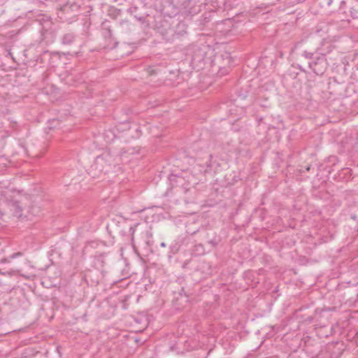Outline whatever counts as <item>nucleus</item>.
Returning a JSON list of instances; mask_svg holds the SVG:
<instances>
[{
	"label": "nucleus",
	"instance_id": "obj_31",
	"mask_svg": "<svg viewBox=\"0 0 358 358\" xmlns=\"http://www.w3.org/2000/svg\"><path fill=\"white\" fill-rule=\"evenodd\" d=\"M136 10H137V7H131V8H129L127 9V12H129L131 14H132Z\"/></svg>",
	"mask_w": 358,
	"mask_h": 358
},
{
	"label": "nucleus",
	"instance_id": "obj_25",
	"mask_svg": "<svg viewBox=\"0 0 358 358\" xmlns=\"http://www.w3.org/2000/svg\"><path fill=\"white\" fill-rule=\"evenodd\" d=\"M329 162L333 163V165H336V162H338V159L335 156H331L329 158Z\"/></svg>",
	"mask_w": 358,
	"mask_h": 358
},
{
	"label": "nucleus",
	"instance_id": "obj_12",
	"mask_svg": "<svg viewBox=\"0 0 358 358\" xmlns=\"http://www.w3.org/2000/svg\"><path fill=\"white\" fill-rule=\"evenodd\" d=\"M352 176V170L349 168H343L338 172L336 178L338 180H348Z\"/></svg>",
	"mask_w": 358,
	"mask_h": 358
},
{
	"label": "nucleus",
	"instance_id": "obj_29",
	"mask_svg": "<svg viewBox=\"0 0 358 358\" xmlns=\"http://www.w3.org/2000/svg\"><path fill=\"white\" fill-rule=\"evenodd\" d=\"M313 316L312 315H310V316H308L306 318L303 319V321L304 322H312L313 321Z\"/></svg>",
	"mask_w": 358,
	"mask_h": 358
},
{
	"label": "nucleus",
	"instance_id": "obj_46",
	"mask_svg": "<svg viewBox=\"0 0 358 358\" xmlns=\"http://www.w3.org/2000/svg\"><path fill=\"white\" fill-rule=\"evenodd\" d=\"M161 246L164 247L165 246V243H161Z\"/></svg>",
	"mask_w": 358,
	"mask_h": 358
},
{
	"label": "nucleus",
	"instance_id": "obj_15",
	"mask_svg": "<svg viewBox=\"0 0 358 358\" xmlns=\"http://www.w3.org/2000/svg\"><path fill=\"white\" fill-rule=\"evenodd\" d=\"M11 207L13 208V210L14 211V215L17 217H21L22 216V207L20 206V202L15 201L12 202Z\"/></svg>",
	"mask_w": 358,
	"mask_h": 358
},
{
	"label": "nucleus",
	"instance_id": "obj_33",
	"mask_svg": "<svg viewBox=\"0 0 358 358\" xmlns=\"http://www.w3.org/2000/svg\"><path fill=\"white\" fill-rule=\"evenodd\" d=\"M10 289H11L10 286L8 285L7 287H3L2 290H0V292H8V291H10Z\"/></svg>",
	"mask_w": 358,
	"mask_h": 358
},
{
	"label": "nucleus",
	"instance_id": "obj_20",
	"mask_svg": "<svg viewBox=\"0 0 358 358\" xmlns=\"http://www.w3.org/2000/svg\"><path fill=\"white\" fill-rule=\"evenodd\" d=\"M138 20L141 22L142 24H145L147 26L149 25V22L147 20V16H140L138 17Z\"/></svg>",
	"mask_w": 358,
	"mask_h": 358
},
{
	"label": "nucleus",
	"instance_id": "obj_44",
	"mask_svg": "<svg viewBox=\"0 0 358 358\" xmlns=\"http://www.w3.org/2000/svg\"><path fill=\"white\" fill-rule=\"evenodd\" d=\"M134 17L138 20V17H139L140 16L139 15H134Z\"/></svg>",
	"mask_w": 358,
	"mask_h": 358
},
{
	"label": "nucleus",
	"instance_id": "obj_37",
	"mask_svg": "<svg viewBox=\"0 0 358 358\" xmlns=\"http://www.w3.org/2000/svg\"><path fill=\"white\" fill-rule=\"evenodd\" d=\"M225 56H226V58L229 59V63H230L231 61V57L229 53L226 52Z\"/></svg>",
	"mask_w": 358,
	"mask_h": 358
},
{
	"label": "nucleus",
	"instance_id": "obj_22",
	"mask_svg": "<svg viewBox=\"0 0 358 358\" xmlns=\"http://www.w3.org/2000/svg\"><path fill=\"white\" fill-rule=\"evenodd\" d=\"M208 161H206V164L207 167H211V159L213 158V155L211 153L207 154Z\"/></svg>",
	"mask_w": 358,
	"mask_h": 358
},
{
	"label": "nucleus",
	"instance_id": "obj_23",
	"mask_svg": "<svg viewBox=\"0 0 358 358\" xmlns=\"http://www.w3.org/2000/svg\"><path fill=\"white\" fill-rule=\"evenodd\" d=\"M195 248H196V251H199L201 253L204 252V249H203V246L202 244H198V245H195Z\"/></svg>",
	"mask_w": 358,
	"mask_h": 358
},
{
	"label": "nucleus",
	"instance_id": "obj_14",
	"mask_svg": "<svg viewBox=\"0 0 358 358\" xmlns=\"http://www.w3.org/2000/svg\"><path fill=\"white\" fill-rule=\"evenodd\" d=\"M69 83L71 85L77 86L78 85L83 83L84 82V79L82 73H77L74 76H71L68 78Z\"/></svg>",
	"mask_w": 358,
	"mask_h": 358
},
{
	"label": "nucleus",
	"instance_id": "obj_19",
	"mask_svg": "<svg viewBox=\"0 0 358 358\" xmlns=\"http://www.w3.org/2000/svg\"><path fill=\"white\" fill-rule=\"evenodd\" d=\"M103 36L106 38H110L112 36V31L110 28H106L103 31Z\"/></svg>",
	"mask_w": 358,
	"mask_h": 358
},
{
	"label": "nucleus",
	"instance_id": "obj_17",
	"mask_svg": "<svg viewBox=\"0 0 358 358\" xmlns=\"http://www.w3.org/2000/svg\"><path fill=\"white\" fill-rule=\"evenodd\" d=\"M179 294V296L181 299V300L185 302V303H187L189 299H188V295L185 292V289H184V287H182L180 290V292H178Z\"/></svg>",
	"mask_w": 358,
	"mask_h": 358
},
{
	"label": "nucleus",
	"instance_id": "obj_8",
	"mask_svg": "<svg viewBox=\"0 0 358 358\" xmlns=\"http://www.w3.org/2000/svg\"><path fill=\"white\" fill-rule=\"evenodd\" d=\"M77 36L71 31H69L62 34L60 38L61 43L67 47H73L76 44Z\"/></svg>",
	"mask_w": 358,
	"mask_h": 358
},
{
	"label": "nucleus",
	"instance_id": "obj_50",
	"mask_svg": "<svg viewBox=\"0 0 358 358\" xmlns=\"http://www.w3.org/2000/svg\"><path fill=\"white\" fill-rule=\"evenodd\" d=\"M0 287H3V285L0 284Z\"/></svg>",
	"mask_w": 358,
	"mask_h": 358
},
{
	"label": "nucleus",
	"instance_id": "obj_2",
	"mask_svg": "<svg viewBox=\"0 0 358 358\" xmlns=\"http://www.w3.org/2000/svg\"><path fill=\"white\" fill-rule=\"evenodd\" d=\"M174 22H176V20L171 17L165 18L159 16L155 20V29L166 42L171 43L174 41V34L176 33L173 31Z\"/></svg>",
	"mask_w": 358,
	"mask_h": 358
},
{
	"label": "nucleus",
	"instance_id": "obj_3",
	"mask_svg": "<svg viewBox=\"0 0 358 358\" xmlns=\"http://www.w3.org/2000/svg\"><path fill=\"white\" fill-rule=\"evenodd\" d=\"M200 238L212 248L217 247L222 241L221 236L216 229L210 228L202 229L198 231Z\"/></svg>",
	"mask_w": 358,
	"mask_h": 358
},
{
	"label": "nucleus",
	"instance_id": "obj_24",
	"mask_svg": "<svg viewBox=\"0 0 358 358\" xmlns=\"http://www.w3.org/2000/svg\"><path fill=\"white\" fill-rule=\"evenodd\" d=\"M22 255L23 254L21 252H15L9 257V259H14L17 257H21V256H22Z\"/></svg>",
	"mask_w": 358,
	"mask_h": 358
},
{
	"label": "nucleus",
	"instance_id": "obj_1",
	"mask_svg": "<svg viewBox=\"0 0 358 358\" xmlns=\"http://www.w3.org/2000/svg\"><path fill=\"white\" fill-rule=\"evenodd\" d=\"M133 244L137 243L145 250H151L153 245L151 228L148 222L136 223L129 227Z\"/></svg>",
	"mask_w": 358,
	"mask_h": 358
},
{
	"label": "nucleus",
	"instance_id": "obj_51",
	"mask_svg": "<svg viewBox=\"0 0 358 358\" xmlns=\"http://www.w3.org/2000/svg\"><path fill=\"white\" fill-rule=\"evenodd\" d=\"M313 358H316V357H313Z\"/></svg>",
	"mask_w": 358,
	"mask_h": 358
},
{
	"label": "nucleus",
	"instance_id": "obj_41",
	"mask_svg": "<svg viewBox=\"0 0 358 358\" xmlns=\"http://www.w3.org/2000/svg\"><path fill=\"white\" fill-rule=\"evenodd\" d=\"M298 69L302 72H306L301 65H299Z\"/></svg>",
	"mask_w": 358,
	"mask_h": 358
},
{
	"label": "nucleus",
	"instance_id": "obj_21",
	"mask_svg": "<svg viewBox=\"0 0 358 358\" xmlns=\"http://www.w3.org/2000/svg\"><path fill=\"white\" fill-rule=\"evenodd\" d=\"M194 150L196 152L195 155L196 157H200L199 150H201V148L199 146V143H195L194 145Z\"/></svg>",
	"mask_w": 358,
	"mask_h": 358
},
{
	"label": "nucleus",
	"instance_id": "obj_9",
	"mask_svg": "<svg viewBox=\"0 0 358 358\" xmlns=\"http://www.w3.org/2000/svg\"><path fill=\"white\" fill-rule=\"evenodd\" d=\"M41 36L42 40L45 42V43H52L56 38V32L53 27H50V28L43 27L41 29Z\"/></svg>",
	"mask_w": 358,
	"mask_h": 358
},
{
	"label": "nucleus",
	"instance_id": "obj_49",
	"mask_svg": "<svg viewBox=\"0 0 358 358\" xmlns=\"http://www.w3.org/2000/svg\"><path fill=\"white\" fill-rule=\"evenodd\" d=\"M46 53H49V52L48 51H45L44 54H46Z\"/></svg>",
	"mask_w": 358,
	"mask_h": 358
},
{
	"label": "nucleus",
	"instance_id": "obj_40",
	"mask_svg": "<svg viewBox=\"0 0 358 358\" xmlns=\"http://www.w3.org/2000/svg\"><path fill=\"white\" fill-rule=\"evenodd\" d=\"M8 262V259L7 258H3L0 260V262L1 263H5V262Z\"/></svg>",
	"mask_w": 358,
	"mask_h": 358
},
{
	"label": "nucleus",
	"instance_id": "obj_36",
	"mask_svg": "<svg viewBox=\"0 0 358 358\" xmlns=\"http://www.w3.org/2000/svg\"><path fill=\"white\" fill-rule=\"evenodd\" d=\"M62 54L64 55H77L78 54V52H74L73 53H71L70 52H67L66 53L63 52Z\"/></svg>",
	"mask_w": 358,
	"mask_h": 358
},
{
	"label": "nucleus",
	"instance_id": "obj_43",
	"mask_svg": "<svg viewBox=\"0 0 358 358\" xmlns=\"http://www.w3.org/2000/svg\"><path fill=\"white\" fill-rule=\"evenodd\" d=\"M57 15H59V17L60 18H63V17H66V16H65L66 15H62V13H61V15H59V13H57Z\"/></svg>",
	"mask_w": 358,
	"mask_h": 358
},
{
	"label": "nucleus",
	"instance_id": "obj_13",
	"mask_svg": "<svg viewBox=\"0 0 358 358\" xmlns=\"http://www.w3.org/2000/svg\"><path fill=\"white\" fill-rule=\"evenodd\" d=\"M339 4V8L337 10L338 17L339 18V16H343V17H345V16H346V17H350L349 9H348L346 6V2L345 1H341Z\"/></svg>",
	"mask_w": 358,
	"mask_h": 358
},
{
	"label": "nucleus",
	"instance_id": "obj_18",
	"mask_svg": "<svg viewBox=\"0 0 358 358\" xmlns=\"http://www.w3.org/2000/svg\"><path fill=\"white\" fill-rule=\"evenodd\" d=\"M120 25H121L123 28H125V29H130V28H129V24H130V23H129V20H121V21H120Z\"/></svg>",
	"mask_w": 358,
	"mask_h": 358
},
{
	"label": "nucleus",
	"instance_id": "obj_39",
	"mask_svg": "<svg viewBox=\"0 0 358 358\" xmlns=\"http://www.w3.org/2000/svg\"><path fill=\"white\" fill-rule=\"evenodd\" d=\"M355 87L356 88L357 92H358V79L356 80V81L355 83Z\"/></svg>",
	"mask_w": 358,
	"mask_h": 358
},
{
	"label": "nucleus",
	"instance_id": "obj_4",
	"mask_svg": "<svg viewBox=\"0 0 358 358\" xmlns=\"http://www.w3.org/2000/svg\"><path fill=\"white\" fill-rule=\"evenodd\" d=\"M308 67L317 76H322L328 66L326 57L324 56L317 55L315 59L308 62Z\"/></svg>",
	"mask_w": 358,
	"mask_h": 358
},
{
	"label": "nucleus",
	"instance_id": "obj_47",
	"mask_svg": "<svg viewBox=\"0 0 358 358\" xmlns=\"http://www.w3.org/2000/svg\"><path fill=\"white\" fill-rule=\"evenodd\" d=\"M301 310H302V308H300V309H299V310H297V313H299V312H301Z\"/></svg>",
	"mask_w": 358,
	"mask_h": 358
},
{
	"label": "nucleus",
	"instance_id": "obj_26",
	"mask_svg": "<svg viewBox=\"0 0 358 358\" xmlns=\"http://www.w3.org/2000/svg\"><path fill=\"white\" fill-rule=\"evenodd\" d=\"M176 180H180L181 181L183 180V178H180V177H178L177 176H171V178H170V180L171 182H173L175 181Z\"/></svg>",
	"mask_w": 358,
	"mask_h": 358
},
{
	"label": "nucleus",
	"instance_id": "obj_10",
	"mask_svg": "<svg viewBox=\"0 0 358 358\" xmlns=\"http://www.w3.org/2000/svg\"><path fill=\"white\" fill-rule=\"evenodd\" d=\"M173 31L176 32L174 36V41L180 36L187 34V25L184 22L176 20L174 22Z\"/></svg>",
	"mask_w": 358,
	"mask_h": 358
},
{
	"label": "nucleus",
	"instance_id": "obj_30",
	"mask_svg": "<svg viewBox=\"0 0 358 358\" xmlns=\"http://www.w3.org/2000/svg\"><path fill=\"white\" fill-rule=\"evenodd\" d=\"M148 72L150 75H154L157 73V71L151 67L149 68Z\"/></svg>",
	"mask_w": 358,
	"mask_h": 358
},
{
	"label": "nucleus",
	"instance_id": "obj_48",
	"mask_svg": "<svg viewBox=\"0 0 358 358\" xmlns=\"http://www.w3.org/2000/svg\"><path fill=\"white\" fill-rule=\"evenodd\" d=\"M55 55L59 54L58 52H54ZM50 55H53V53H50Z\"/></svg>",
	"mask_w": 358,
	"mask_h": 358
},
{
	"label": "nucleus",
	"instance_id": "obj_35",
	"mask_svg": "<svg viewBox=\"0 0 358 358\" xmlns=\"http://www.w3.org/2000/svg\"><path fill=\"white\" fill-rule=\"evenodd\" d=\"M334 0H324V3H326L328 6H331Z\"/></svg>",
	"mask_w": 358,
	"mask_h": 358
},
{
	"label": "nucleus",
	"instance_id": "obj_45",
	"mask_svg": "<svg viewBox=\"0 0 358 358\" xmlns=\"http://www.w3.org/2000/svg\"><path fill=\"white\" fill-rule=\"evenodd\" d=\"M38 3L41 4H44L43 1H38Z\"/></svg>",
	"mask_w": 358,
	"mask_h": 358
},
{
	"label": "nucleus",
	"instance_id": "obj_27",
	"mask_svg": "<svg viewBox=\"0 0 358 358\" xmlns=\"http://www.w3.org/2000/svg\"><path fill=\"white\" fill-rule=\"evenodd\" d=\"M103 162V159L102 157H99L96 159L95 163L96 165H99V164L101 165Z\"/></svg>",
	"mask_w": 358,
	"mask_h": 358
},
{
	"label": "nucleus",
	"instance_id": "obj_34",
	"mask_svg": "<svg viewBox=\"0 0 358 358\" xmlns=\"http://www.w3.org/2000/svg\"><path fill=\"white\" fill-rule=\"evenodd\" d=\"M302 43H303V41H298V42H296V43L294 44V48L295 49H296V48H299V45H300L301 44H302Z\"/></svg>",
	"mask_w": 358,
	"mask_h": 358
},
{
	"label": "nucleus",
	"instance_id": "obj_5",
	"mask_svg": "<svg viewBox=\"0 0 358 358\" xmlns=\"http://www.w3.org/2000/svg\"><path fill=\"white\" fill-rule=\"evenodd\" d=\"M80 6L76 2L66 3L59 8V12L62 15H68L70 16H75L80 10Z\"/></svg>",
	"mask_w": 358,
	"mask_h": 358
},
{
	"label": "nucleus",
	"instance_id": "obj_42",
	"mask_svg": "<svg viewBox=\"0 0 358 358\" xmlns=\"http://www.w3.org/2000/svg\"><path fill=\"white\" fill-rule=\"evenodd\" d=\"M196 60H197L196 56V55H194V56H193V58H192V62H194V61H196ZM198 61H200V59H198Z\"/></svg>",
	"mask_w": 358,
	"mask_h": 358
},
{
	"label": "nucleus",
	"instance_id": "obj_28",
	"mask_svg": "<svg viewBox=\"0 0 358 358\" xmlns=\"http://www.w3.org/2000/svg\"><path fill=\"white\" fill-rule=\"evenodd\" d=\"M311 169V166L310 165H307L304 167V169H300V172L301 173H304L305 171H310Z\"/></svg>",
	"mask_w": 358,
	"mask_h": 358
},
{
	"label": "nucleus",
	"instance_id": "obj_32",
	"mask_svg": "<svg viewBox=\"0 0 358 358\" xmlns=\"http://www.w3.org/2000/svg\"><path fill=\"white\" fill-rule=\"evenodd\" d=\"M95 258L97 259V261H100L101 264L103 263V256L102 255H99V256H96L95 257Z\"/></svg>",
	"mask_w": 358,
	"mask_h": 358
},
{
	"label": "nucleus",
	"instance_id": "obj_16",
	"mask_svg": "<svg viewBox=\"0 0 358 358\" xmlns=\"http://www.w3.org/2000/svg\"><path fill=\"white\" fill-rule=\"evenodd\" d=\"M301 56L305 59H308L309 61L313 60L315 57L314 52H310L307 50L303 51V53L301 54Z\"/></svg>",
	"mask_w": 358,
	"mask_h": 358
},
{
	"label": "nucleus",
	"instance_id": "obj_7",
	"mask_svg": "<svg viewBox=\"0 0 358 358\" xmlns=\"http://www.w3.org/2000/svg\"><path fill=\"white\" fill-rule=\"evenodd\" d=\"M335 48V45L332 42L327 39H324L320 43V46L316 49L315 53L318 55L325 56L330 53Z\"/></svg>",
	"mask_w": 358,
	"mask_h": 358
},
{
	"label": "nucleus",
	"instance_id": "obj_11",
	"mask_svg": "<svg viewBox=\"0 0 358 358\" xmlns=\"http://www.w3.org/2000/svg\"><path fill=\"white\" fill-rule=\"evenodd\" d=\"M101 216L94 212L90 219L87 220L89 222V227L92 229H95L101 222Z\"/></svg>",
	"mask_w": 358,
	"mask_h": 358
},
{
	"label": "nucleus",
	"instance_id": "obj_6",
	"mask_svg": "<svg viewBox=\"0 0 358 358\" xmlns=\"http://www.w3.org/2000/svg\"><path fill=\"white\" fill-rule=\"evenodd\" d=\"M350 17H343L339 16V20L342 22H347L351 24V26L354 28H358V9L355 7L349 8Z\"/></svg>",
	"mask_w": 358,
	"mask_h": 358
},
{
	"label": "nucleus",
	"instance_id": "obj_38",
	"mask_svg": "<svg viewBox=\"0 0 358 358\" xmlns=\"http://www.w3.org/2000/svg\"><path fill=\"white\" fill-rule=\"evenodd\" d=\"M113 2H115V3H119V4H122V3H123L124 1H125L126 0H113Z\"/></svg>",
	"mask_w": 358,
	"mask_h": 358
}]
</instances>
